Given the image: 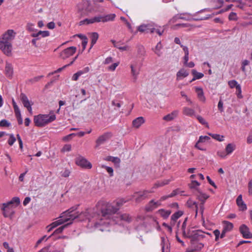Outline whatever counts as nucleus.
<instances>
[{
	"label": "nucleus",
	"mask_w": 252,
	"mask_h": 252,
	"mask_svg": "<svg viewBox=\"0 0 252 252\" xmlns=\"http://www.w3.org/2000/svg\"><path fill=\"white\" fill-rule=\"evenodd\" d=\"M16 34L13 30H8L3 34L0 39V49L7 56H10L11 54V42L14 39Z\"/></svg>",
	"instance_id": "nucleus-1"
},
{
	"label": "nucleus",
	"mask_w": 252,
	"mask_h": 252,
	"mask_svg": "<svg viewBox=\"0 0 252 252\" xmlns=\"http://www.w3.org/2000/svg\"><path fill=\"white\" fill-rule=\"evenodd\" d=\"M126 201L124 199H121L116 201V207H114L111 204L107 203L104 207L101 209V217L100 222H96L95 225H102L104 222H101L102 219H109L113 215H115L116 213L119 210L120 207L122 206Z\"/></svg>",
	"instance_id": "nucleus-2"
},
{
	"label": "nucleus",
	"mask_w": 252,
	"mask_h": 252,
	"mask_svg": "<svg viewBox=\"0 0 252 252\" xmlns=\"http://www.w3.org/2000/svg\"><path fill=\"white\" fill-rule=\"evenodd\" d=\"M20 203V200L19 197H14L10 201L2 203L1 210L2 211L3 216L5 218L12 219L15 213L14 208L18 206Z\"/></svg>",
	"instance_id": "nucleus-3"
},
{
	"label": "nucleus",
	"mask_w": 252,
	"mask_h": 252,
	"mask_svg": "<svg viewBox=\"0 0 252 252\" xmlns=\"http://www.w3.org/2000/svg\"><path fill=\"white\" fill-rule=\"evenodd\" d=\"M204 234L205 233L201 230L195 229L194 227H190L188 228V233L185 238L190 239V244L198 245L203 244L199 242L205 237Z\"/></svg>",
	"instance_id": "nucleus-4"
},
{
	"label": "nucleus",
	"mask_w": 252,
	"mask_h": 252,
	"mask_svg": "<svg viewBox=\"0 0 252 252\" xmlns=\"http://www.w3.org/2000/svg\"><path fill=\"white\" fill-rule=\"evenodd\" d=\"M56 119V115L54 114L49 115L39 114L34 117V123L35 126L38 127L44 126L47 124L55 121Z\"/></svg>",
	"instance_id": "nucleus-5"
},
{
	"label": "nucleus",
	"mask_w": 252,
	"mask_h": 252,
	"mask_svg": "<svg viewBox=\"0 0 252 252\" xmlns=\"http://www.w3.org/2000/svg\"><path fill=\"white\" fill-rule=\"evenodd\" d=\"M77 206H73L70 208L67 211L63 213L60 216L59 218L64 217L65 218H70V221L72 222L74 219L78 218L80 215L78 212L73 213V212H74L77 209Z\"/></svg>",
	"instance_id": "nucleus-6"
},
{
	"label": "nucleus",
	"mask_w": 252,
	"mask_h": 252,
	"mask_svg": "<svg viewBox=\"0 0 252 252\" xmlns=\"http://www.w3.org/2000/svg\"><path fill=\"white\" fill-rule=\"evenodd\" d=\"M153 192L154 191L152 190H143L134 192L132 195V197L135 198V201L136 203H140L148 198L149 194Z\"/></svg>",
	"instance_id": "nucleus-7"
},
{
	"label": "nucleus",
	"mask_w": 252,
	"mask_h": 252,
	"mask_svg": "<svg viewBox=\"0 0 252 252\" xmlns=\"http://www.w3.org/2000/svg\"><path fill=\"white\" fill-rule=\"evenodd\" d=\"M116 15L115 14H109L106 15H98L93 17L94 23L102 22L105 23L114 20Z\"/></svg>",
	"instance_id": "nucleus-8"
},
{
	"label": "nucleus",
	"mask_w": 252,
	"mask_h": 252,
	"mask_svg": "<svg viewBox=\"0 0 252 252\" xmlns=\"http://www.w3.org/2000/svg\"><path fill=\"white\" fill-rule=\"evenodd\" d=\"M110 218H112L113 221L116 223H119L121 220L130 222L132 220L131 218L127 214H115L111 216Z\"/></svg>",
	"instance_id": "nucleus-9"
},
{
	"label": "nucleus",
	"mask_w": 252,
	"mask_h": 252,
	"mask_svg": "<svg viewBox=\"0 0 252 252\" xmlns=\"http://www.w3.org/2000/svg\"><path fill=\"white\" fill-rule=\"evenodd\" d=\"M75 163L82 168L91 169L92 167V164L88 161L85 158L79 155L75 159Z\"/></svg>",
	"instance_id": "nucleus-10"
},
{
	"label": "nucleus",
	"mask_w": 252,
	"mask_h": 252,
	"mask_svg": "<svg viewBox=\"0 0 252 252\" xmlns=\"http://www.w3.org/2000/svg\"><path fill=\"white\" fill-rule=\"evenodd\" d=\"M76 51V48L74 46H71L63 50L61 52L60 56L63 59H65L70 56L73 55Z\"/></svg>",
	"instance_id": "nucleus-11"
},
{
	"label": "nucleus",
	"mask_w": 252,
	"mask_h": 252,
	"mask_svg": "<svg viewBox=\"0 0 252 252\" xmlns=\"http://www.w3.org/2000/svg\"><path fill=\"white\" fill-rule=\"evenodd\" d=\"M239 231L245 239L252 238V233L250 231L249 228L246 224H242L239 227Z\"/></svg>",
	"instance_id": "nucleus-12"
},
{
	"label": "nucleus",
	"mask_w": 252,
	"mask_h": 252,
	"mask_svg": "<svg viewBox=\"0 0 252 252\" xmlns=\"http://www.w3.org/2000/svg\"><path fill=\"white\" fill-rule=\"evenodd\" d=\"M70 218H65V217L60 218V220L52 222L50 225L47 226V228H49L48 232L51 231L53 228L64 223V222L70 221Z\"/></svg>",
	"instance_id": "nucleus-13"
},
{
	"label": "nucleus",
	"mask_w": 252,
	"mask_h": 252,
	"mask_svg": "<svg viewBox=\"0 0 252 252\" xmlns=\"http://www.w3.org/2000/svg\"><path fill=\"white\" fill-rule=\"evenodd\" d=\"M79 9L86 12H91L93 10L91 2L88 0H83L82 3L79 6Z\"/></svg>",
	"instance_id": "nucleus-14"
},
{
	"label": "nucleus",
	"mask_w": 252,
	"mask_h": 252,
	"mask_svg": "<svg viewBox=\"0 0 252 252\" xmlns=\"http://www.w3.org/2000/svg\"><path fill=\"white\" fill-rule=\"evenodd\" d=\"M112 136L110 132H106L98 137L96 140V147L103 144L105 141L108 140Z\"/></svg>",
	"instance_id": "nucleus-15"
},
{
	"label": "nucleus",
	"mask_w": 252,
	"mask_h": 252,
	"mask_svg": "<svg viewBox=\"0 0 252 252\" xmlns=\"http://www.w3.org/2000/svg\"><path fill=\"white\" fill-rule=\"evenodd\" d=\"M130 68L133 82L135 83L137 80L138 75L139 73L140 67L138 66L136 63H135L130 65Z\"/></svg>",
	"instance_id": "nucleus-16"
},
{
	"label": "nucleus",
	"mask_w": 252,
	"mask_h": 252,
	"mask_svg": "<svg viewBox=\"0 0 252 252\" xmlns=\"http://www.w3.org/2000/svg\"><path fill=\"white\" fill-rule=\"evenodd\" d=\"M203 244H199L193 245L190 244V248H188L186 250V252H199L204 247Z\"/></svg>",
	"instance_id": "nucleus-17"
},
{
	"label": "nucleus",
	"mask_w": 252,
	"mask_h": 252,
	"mask_svg": "<svg viewBox=\"0 0 252 252\" xmlns=\"http://www.w3.org/2000/svg\"><path fill=\"white\" fill-rule=\"evenodd\" d=\"M189 74V72L185 68H182L176 74V80L177 81L180 80L186 77Z\"/></svg>",
	"instance_id": "nucleus-18"
},
{
	"label": "nucleus",
	"mask_w": 252,
	"mask_h": 252,
	"mask_svg": "<svg viewBox=\"0 0 252 252\" xmlns=\"http://www.w3.org/2000/svg\"><path fill=\"white\" fill-rule=\"evenodd\" d=\"M145 123V120L143 117H138L133 120L132 126L135 128H138L142 124Z\"/></svg>",
	"instance_id": "nucleus-19"
},
{
	"label": "nucleus",
	"mask_w": 252,
	"mask_h": 252,
	"mask_svg": "<svg viewBox=\"0 0 252 252\" xmlns=\"http://www.w3.org/2000/svg\"><path fill=\"white\" fill-rule=\"evenodd\" d=\"M236 203L237 205L240 208V210L241 211H245L247 210V205L244 203L242 199V195L240 194L236 199Z\"/></svg>",
	"instance_id": "nucleus-20"
},
{
	"label": "nucleus",
	"mask_w": 252,
	"mask_h": 252,
	"mask_svg": "<svg viewBox=\"0 0 252 252\" xmlns=\"http://www.w3.org/2000/svg\"><path fill=\"white\" fill-rule=\"evenodd\" d=\"M162 252H169V243L168 240H166L164 238H161V243Z\"/></svg>",
	"instance_id": "nucleus-21"
},
{
	"label": "nucleus",
	"mask_w": 252,
	"mask_h": 252,
	"mask_svg": "<svg viewBox=\"0 0 252 252\" xmlns=\"http://www.w3.org/2000/svg\"><path fill=\"white\" fill-rule=\"evenodd\" d=\"M183 214V212L181 211H179L174 214H173L171 218V225H174L175 224L176 221Z\"/></svg>",
	"instance_id": "nucleus-22"
},
{
	"label": "nucleus",
	"mask_w": 252,
	"mask_h": 252,
	"mask_svg": "<svg viewBox=\"0 0 252 252\" xmlns=\"http://www.w3.org/2000/svg\"><path fill=\"white\" fill-rule=\"evenodd\" d=\"M20 99L25 107L29 105H32L33 104L32 102H30L29 100L26 95L23 93H22L20 94Z\"/></svg>",
	"instance_id": "nucleus-23"
},
{
	"label": "nucleus",
	"mask_w": 252,
	"mask_h": 252,
	"mask_svg": "<svg viewBox=\"0 0 252 252\" xmlns=\"http://www.w3.org/2000/svg\"><path fill=\"white\" fill-rule=\"evenodd\" d=\"M178 114V111H174L172 113L163 117V120L167 122L171 121L177 117Z\"/></svg>",
	"instance_id": "nucleus-24"
},
{
	"label": "nucleus",
	"mask_w": 252,
	"mask_h": 252,
	"mask_svg": "<svg viewBox=\"0 0 252 252\" xmlns=\"http://www.w3.org/2000/svg\"><path fill=\"white\" fill-rule=\"evenodd\" d=\"M5 74L7 77H10L13 74V67L12 65L8 63H6L5 67Z\"/></svg>",
	"instance_id": "nucleus-25"
},
{
	"label": "nucleus",
	"mask_w": 252,
	"mask_h": 252,
	"mask_svg": "<svg viewBox=\"0 0 252 252\" xmlns=\"http://www.w3.org/2000/svg\"><path fill=\"white\" fill-rule=\"evenodd\" d=\"M195 92L197 94V96L198 98L201 101L204 102L205 101V97L204 95L202 89L201 88L196 87L195 88Z\"/></svg>",
	"instance_id": "nucleus-26"
},
{
	"label": "nucleus",
	"mask_w": 252,
	"mask_h": 252,
	"mask_svg": "<svg viewBox=\"0 0 252 252\" xmlns=\"http://www.w3.org/2000/svg\"><path fill=\"white\" fill-rule=\"evenodd\" d=\"M222 223L223 224V229H224L225 231L228 232L230 231L233 228V224L228 221L224 220L222 221Z\"/></svg>",
	"instance_id": "nucleus-27"
},
{
	"label": "nucleus",
	"mask_w": 252,
	"mask_h": 252,
	"mask_svg": "<svg viewBox=\"0 0 252 252\" xmlns=\"http://www.w3.org/2000/svg\"><path fill=\"white\" fill-rule=\"evenodd\" d=\"M71 223H72V221H70V222L67 223V224H65L60 227L59 228H57L56 230H55V231L54 232V233L51 235L49 236L46 239V240H47L48 238L51 237L52 235H53L55 234H58V233H62L65 228L67 227L68 225H69Z\"/></svg>",
	"instance_id": "nucleus-28"
},
{
	"label": "nucleus",
	"mask_w": 252,
	"mask_h": 252,
	"mask_svg": "<svg viewBox=\"0 0 252 252\" xmlns=\"http://www.w3.org/2000/svg\"><path fill=\"white\" fill-rule=\"evenodd\" d=\"M209 197V196L205 193L199 191V194L197 195V199L201 201V203H205L206 200Z\"/></svg>",
	"instance_id": "nucleus-29"
},
{
	"label": "nucleus",
	"mask_w": 252,
	"mask_h": 252,
	"mask_svg": "<svg viewBox=\"0 0 252 252\" xmlns=\"http://www.w3.org/2000/svg\"><path fill=\"white\" fill-rule=\"evenodd\" d=\"M171 212L170 210H165L161 209L158 211V213L164 219L167 218L170 215Z\"/></svg>",
	"instance_id": "nucleus-30"
},
{
	"label": "nucleus",
	"mask_w": 252,
	"mask_h": 252,
	"mask_svg": "<svg viewBox=\"0 0 252 252\" xmlns=\"http://www.w3.org/2000/svg\"><path fill=\"white\" fill-rule=\"evenodd\" d=\"M235 145L233 143H229L225 147V152L227 155L231 154L235 149Z\"/></svg>",
	"instance_id": "nucleus-31"
},
{
	"label": "nucleus",
	"mask_w": 252,
	"mask_h": 252,
	"mask_svg": "<svg viewBox=\"0 0 252 252\" xmlns=\"http://www.w3.org/2000/svg\"><path fill=\"white\" fill-rule=\"evenodd\" d=\"M183 113L184 115L188 116H192L195 115L194 110L188 107H184L183 108Z\"/></svg>",
	"instance_id": "nucleus-32"
},
{
	"label": "nucleus",
	"mask_w": 252,
	"mask_h": 252,
	"mask_svg": "<svg viewBox=\"0 0 252 252\" xmlns=\"http://www.w3.org/2000/svg\"><path fill=\"white\" fill-rule=\"evenodd\" d=\"M98 38V34L97 32H94L91 33V48L96 43Z\"/></svg>",
	"instance_id": "nucleus-33"
},
{
	"label": "nucleus",
	"mask_w": 252,
	"mask_h": 252,
	"mask_svg": "<svg viewBox=\"0 0 252 252\" xmlns=\"http://www.w3.org/2000/svg\"><path fill=\"white\" fill-rule=\"evenodd\" d=\"M156 208L154 204V200H151L145 206V210L147 212H151Z\"/></svg>",
	"instance_id": "nucleus-34"
},
{
	"label": "nucleus",
	"mask_w": 252,
	"mask_h": 252,
	"mask_svg": "<svg viewBox=\"0 0 252 252\" xmlns=\"http://www.w3.org/2000/svg\"><path fill=\"white\" fill-rule=\"evenodd\" d=\"M187 204L188 206L190 208L192 207L193 206H195V208L196 209V215L197 214V212H198V204H197V203L195 201H193L191 199H189L188 200Z\"/></svg>",
	"instance_id": "nucleus-35"
},
{
	"label": "nucleus",
	"mask_w": 252,
	"mask_h": 252,
	"mask_svg": "<svg viewBox=\"0 0 252 252\" xmlns=\"http://www.w3.org/2000/svg\"><path fill=\"white\" fill-rule=\"evenodd\" d=\"M105 160L107 161H111L114 163L115 164H119L120 162V159L117 157H113L111 156H109L106 157L105 158Z\"/></svg>",
	"instance_id": "nucleus-36"
},
{
	"label": "nucleus",
	"mask_w": 252,
	"mask_h": 252,
	"mask_svg": "<svg viewBox=\"0 0 252 252\" xmlns=\"http://www.w3.org/2000/svg\"><path fill=\"white\" fill-rule=\"evenodd\" d=\"M191 73L192 75L196 79H199L202 78L204 76V74L201 72H198L196 70L192 69L191 70Z\"/></svg>",
	"instance_id": "nucleus-37"
},
{
	"label": "nucleus",
	"mask_w": 252,
	"mask_h": 252,
	"mask_svg": "<svg viewBox=\"0 0 252 252\" xmlns=\"http://www.w3.org/2000/svg\"><path fill=\"white\" fill-rule=\"evenodd\" d=\"M187 220H188V218H186L183 224H182V234H183V236L185 237L186 236H187V233H188V229L186 230V225H187Z\"/></svg>",
	"instance_id": "nucleus-38"
},
{
	"label": "nucleus",
	"mask_w": 252,
	"mask_h": 252,
	"mask_svg": "<svg viewBox=\"0 0 252 252\" xmlns=\"http://www.w3.org/2000/svg\"><path fill=\"white\" fill-rule=\"evenodd\" d=\"M210 136H212L214 139L219 141H223L224 140V136L223 135H220V134H209Z\"/></svg>",
	"instance_id": "nucleus-39"
},
{
	"label": "nucleus",
	"mask_w": 252,
	"mask_h": 252,
	"mask_svg": "<svg viewBox=\"0 0 252 252\" xmlns=\"http://www.w3.org/2000/svg\"><path fill=\"white\" fill-rule=\"evenodd\" d=\"M43 77V75L36 76L33 77V78H31L28 80V83L31 84H34L38 81H39L42 77Z\"/></svg>",
	"instance_id": "nucleus-40"
},
{
	"label": "nucleus",
	"mask_w": 252,
	"mask_h": 252,
	"mask_svg": "<svg viewBox=\"0 0 252 252\" xmlns=\"http://www.w3.org/2000/svg\"><path fill=\"white\" fill-rule=\"evenodd\" d=\"M137 52L140 56H144L145 54L144 47L142 45H138L137 46Z\"/></svg>",
	"instance_id": "nucleus-41"
},
{
	"label": "nucleus",
	"mask_w": 252,
	"mask_h": 252,
	"mask_svg": "<svg viewBox=\"0 0 252 252\" xmlns=\"http://www.w3.org/2000/svg\"><path fill=\"white\" fill-rule=\"evenodd\" d=\"M189 26V24H178L173 26L172 29L173 30H177L179 28H187Z\"/></svg>",
	"instance_id": "nucleus-42"
},
{
	"label": "nucleus",
	"mask_w": 252,
	"mask_h": 252,
	"mask_svg": "<svg viewBox=\"0 0 252 252\" xmlns=\"http://www.w3.org/2000/svg\"><path fill=\"white\" fill-rule=\"evenodd\" d=\"M196 118L198 120L199 123L202 125H205L207 127H209L208 123L206 122V121L204 119L203 117L197 115L196 116Z\"/></svg>",
	"instance_id": "nucleus-43"
},
{
	"label": "nucleus",
	"mask_w": 252,
	"mask_h": 252,
	"mask_svg": "<svg viewBox=\"0 0 252 252\" xmlns=\"http://www.w3.org/2000/svg\"><path fill=\"white\" fill-rule=\"evenodd\" d=\"M94 23V21L93 20V18L91 19H86L84 20H82L80 22V25H82L83 24H93Z\"/></svg>",
	"instance_id": "nucleus-44"
},
{
	"label": "nucleus",
	"mask_w": 252,
	"mask_h": 252,
	"mask_svg": "<svg viewBox=\"0 0 252 252\" xmlns=\"http://www.w3.org/2000/svg\"><path fill=\"white\" fill-rule=\"evenodd\" d=\"M9 138L8 140V143L10 146H12L14 143V142L16 141V139L15 138V137L14 136L13 134H9Z\"/></svg>",
	"instance_id": "nucleus-45"
},
{
	"label": "nucleus",
	"mask_w": 252,
	"mask_h": 252,
	"mask_svg": "<svg viewBox=\"0 0 252 252\" xmlns=\"http://www.w3.org/2000/svg\"><path fill=\"white\" fill-rule=\"evenodd\" d=\"M228 85L231 88H237V86L240 85L238 84L237 82L234 80H230L228 82Z\"/></svg>",
	"instance_id": "nucleus-46"
},
{
	"label": "nucleus",
	"mask_w": 252,
	"mask_h": 252,
	"mask_svg": "<svg viewBox=\"0 0 252 252\" xmlns=\"http://www.w3.org/2000/svg\"><path fill=\"white\" fill-rule=\"evenodd\" d=\"M16 117L17 118L18 123L19 125H22L23 124V120L21 116V114L20 112L15 113Z\"/></svg>",
	"instance_id": "nucleus-47"
},
{
	"label": "nucleus",
	"mask_w": 252,
	"mask_h": 252,
	"mask_svg": "<svg viewBox=\"0 0 252 252\" xmlns=\"http://www.w3.org/2000/svg\"><path fill=\"white\" fill-rule=\"evenodd\" d=\"M102 167L105 168L108 173L110 174V176H112L113 175V169L112 167H108L105 165H102Z\"/></svg>",
	"instance_id": "nucleus-48"
},
{
	"label": "nucleus",
	"mask_w": 252,
	"mask_h": 252,
	"mask_svg": "<svg viewBox=\"0 0 252 252\" xmlns=\"http://www.w3.org/2000/svg\"><path fill=\"white\" fill-rule=\"evenodd\" d=\"M10 125V124L6 120H2L0 122V126L8 127Z\"/></svg>",
	"instance_id": "nucleus-49"
},
{
	"label": "nucleus",
	"mask_w": 252,
	"mask_h": 252,
	"mask_svg": "<svg viewBox=\"0 0 252 252\" xmlns=\"http://www.w3.org/2000/svg\"><path fill=\"white\" fill-rule=\"evenodd\" d=\"M115 47L117 48L122 51H127L129 49V47L128 46L126 45L124 46H120L119 44H118V45H115Z\"/></svg>",
	"instance_id": "nucleus-50"
},
{
	"label": "nucleus",
	"mask_w": 252,
	"mask_h": 252,
	"mask_svg": "<svg viewBox=\"0 0 252 252\" xmlns=\"http://www.w3.org/2000/svg\"><path fill=\"white\" fill-rule=\"evenodd\" d=\"M71 146L69 144H66L62 148L61 151L62 152H69L71 151Z\"/></svg>",
	"instance_id": "nucleus-51"
},
{
	"label": "nucleus",
	"mask_w": 252,
	"mask_h": 252,
	"mask_svg": "<svg viewBox=\"0 0 252 252\" xmlns=\"http://www.w3.org/2000/svg\"><path fill=\"white\" fill-rule=\"evenodd\" d=\"M200 185L199 183L196 181H192L191 183L189 184V187L191 189H195L196 187Z\"/></svg>",
	"instance_id": "nucleus-52"
},
{
	"label": "nucleus",
	"mask_w": 252,
	"mask_h": 252,
	"mask_svg": "<svg viewBox=\"0 0 252 252\" xmlns=\"http://www.w3.org/2000/svg\"><path fill=\"white\" fill-rule=\"evenodd\" d=\"M210 139V138L208 136H201L199 137L198 142H204Z\"/></svg>",
	"instance_id": "nucleus-53"
},
{
	"label": "nucleus",
	"mask_w": 252,
	"mask_h": 252,
	"mask_svg": "<svg viewBox=\"0 0 252 252\" xmlns=\"http://www.w3.org/2000/svg\"><path fill=\"white\" fill-rule=\"evenodd\" d=\"M169 182V180H165L161 183H156L155 185V187L157 188V187H158L163 186L164 185L168 184Z\"/></svg>",
	"instance_id": "nucleus-54"
},
{
	"label": "nucleus",
	"mask_w": 252,
	"mask_h": 252,
	"mask_svg": "<svg viewBox=\"0 0 252 252\" xmlns=\"http://www.w3.org/2000/svg\"><path fill=\"white\" fill-rule=\"evenodd\" d=\"M147 28H146V32L147 33L150 32L151 33H154L155 32V28H152V26L150 25H147Z\"/></svg>",
	"instance_id": "nucleus-55"
},
{
	"label": "nucleus",
	"mask_w": 252,
	"mask_h": 252,
	"mask_svg": "<svg viewBox=\"0 0 252 252\" xmlns=\"http://www.w3.org/2000/svg\"><path fill=\"white\" fill-rule=\"evenodd\" d=\"M236 90H237V95L238 97L240 98H242V95L241 94V93H242L241 87L240 85L237 86Z\"/></svg>",
	"instance_id": "nucleus-56"
},
{
	"label": "nucleus",
	"mask_w": 252,
	"mask_h": 252,
	"mask_svg": "<svg viewBox=\"0 0 252 252\" xmlns=\"http://www.w3.org/2000/svg\"><path fill=\"white\" fill-rule=\"evenodd\" d=\"M228 18L229 20H237V15L236 13L231 12L229 15Z\"/></svg>",
	"instance_id": "nucleus-57"
},
{
	"label": "nucleus",
	"mask_w": 252,
	"mask_h": 252,
	"mask_svg": "<svg viewBox=\"0 0 252 252\" xmlns=\"http://www.w3.org/2000/svg\"><path fill=\"white\" fill-rule=\"evenodd\" d=\"M119 63H115L112 64L111 65L109 66L108 68V70L111 71H114L117 66H118Z\"/></svg>",
	"instance_id": "nucleus-58"
},
{
	"label": "nucleus",
	"mask_w": 252,
	"mask_h": 252,
	"mask_svg": "<svg viewBox=\"0 0 252 252\" xmlns=\"http://www.w3.org/2000/svg\"><path fill=\"white\" fill-rule=\"evenodd\" d=\"M223 102L221 99H220L219 101L218 107V109L220 112H223Z\"/></svg>",
	"instance_id": "nucleus-59"
},
{
	"label": "nucleus",
	"mask_w": 252,
	"mask_h": 252,
	"mask_svg": "<svg viewBox=\"0 0 252 252\" xmlns=\"http://www.w3.org/2000/svg\"><path fill=\"white\" fill-rule=\"evenodd\" d=\"M236 2H237L239 3L238 4L236 5V7H238L242 9H244V6H245V3L242 2V0H236Z\"/></svg>",
	"instance_id": "nucleus-60"
},
{
	"label": "nucleus",
	"mask_w": 252,
	"mask_h": 252,
	"mask_svg": "<svg viewBox=\"0 0 252 252\" xmlns=\"http://www.w3.org/2000/svg\"><path fill=\"white\" fill-rule=\"evenodd\" d=\"M147 25H142L138 27V30L140 32H146Z\"/></svg>",
	"instance_id": "nucleus-61"
},
{
	"label": "nucleus",
	"mask_w": 252,
	"mask_h": 252,
	"mask_svg": "<svg viewBox=\"0 0 252 252\" xmlns=\"http://www.w3.org/2000/svg\"><path fill=\"white\" fill-rule=\"evenodd\" d=\"M12 105L13 106V108H14L15 113L18 112L20 111L18 106H17L16 103L15 102V101H14V100L13 99H12Z\"/></svg>",
	"instance_id": "nucleus-62"
},
{
	"label": "nucleus",
	"mask_w": 252,
	"mask_h": 252,
	"mask_svg": "<svg viewBox=\"0 0 252 252\" xmlns=\"http://www.w3.org/2000/svg\"><path fill=\"white\" fill-rule=\"evenodd\" d=\"M217 155L222 158H225L226 156L228 155L226 153H225L224 152L221 151H218Z\"/></svg>",
	"instance_id": "nucleus-63"
},
{
	"label": "nucleus",
	"mask_w": 252,
	"mask_h": 252,
	"mask_svg": "<svg viewBox=\"0 0 252 252\" xmlns=\"http://www.w3.org/2000/svg\"><path fill=\"white\" fill-rule=\"evenodd\" d=\"M247 142L248 144H251L252 143V131H251L247 137Z\"/></svg>",
	"instance_id": "nucleus-64"
}]
</instances>
